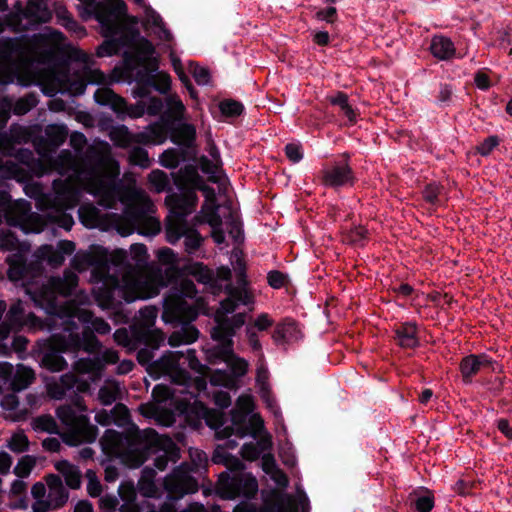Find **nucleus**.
Returning <instances> with one entry per match:
<instances>
[{
	"mask_svg": "<svg viewBox=\"0 0 512 512\" xmlns=\"http://www.w3.org/2000/svg\"><path fill=\"white\" fill-rule=\"evenodd\" d=\"M271 444L270 440H262L258 443H245L241 447V456L243 459L248 461H254L257 460L261 453Z\"/></svg>",
	"mask_w": 512,
	"mask_h": 512,
	"instance_id": "obj_41",
	"label": "nucleus"
},
{
	"mask_svg": "<svg viewBox=\"0 0 512 512\" xmlns=\"http://www.w3.org/2000/svg\"><path fill=\"white\" fill-rule=\"evenodd\" d=\"M186 108L177 94H169L165 98V108L161 114L162 127L168 123L180 122L184 119Z\"/></svg>",
	"mask_w": 512,
	"mask_h": 512,
	"instance_id": "obj_21",
	"label": "nucleus"
},
{
	"mask_svg": "<svg viewBox=\"0 0 512 512\" xmlns=\"http://www.w3.org/2000/svg\"><path fill=\"white\" fill-rule=\"evenodd\" d=\"M197 292L192 280L182 279L164 299L162 320L171 324H186L196 320L198 310L187 298L193 299Z\"/></svg>",
	"mask_w": 512,
	"mask_h": 512,
	"instance_id": "obj_2",
	"label": "nucleus"
},
{
	"mask_svg": "<svg viewBox=\"0 0 512 512\" xmlns=\"http://www.w3.org/2000/svg\"><path fill=\"white\" fill-rule=\"evenodd\" d=\"M129 259H132L137 267H143L147 264L149 255L147 247L142 243H134L130 246Z\"/></svg>",
	"mask_w": 512,
	"mask_h": 512,
	"instance_id": "obj_54",
	"label": "nucleus"
},
{
	"mask_svg": "<svg viewBox=\"0 0 512 512\" xmlns=\"http://www.w3.org/2000/svg\"><path fill=\"white\" fill-rule=\"evenodd\" d=\"M167 444L178 451L171 439L161 437L153 428L129 434L107 429L100 439L103 454L109 459H121L131 468L140 467L151 455L164 451Z\"/></svg>",
	"mask_w": 512,
	"mask_h": 512,
	"instance_id": "obj_1",
	"label": "nucleus"
},
{
	"mask_svg": "<svg viewBox=\"0 0 512 512\" xmlns=\"http://www.w3.org/2000/svg\"><path fill=\"white\" fill-rule=\"evenodd\" d=\"M155 472L151 468L145 467L142 470L141 477L138 481L139 490L144 496L151 497L156 491L154 483Z\"/></svg>",
	"mask_w": 512,
	"mask_h": 512,
	"instance_id": "obj_45",
	"label": "nucleus"
},
{
	"mask_svg": "<svg viewBox=\"0 0 512 512\" xmlns=\"http://www.w3.org/2000/svg\"><path fill=\"white\" fill-rule=\"evenodd\" d=\"M264 429V422L260 415L253 414L248 418L246 427L243 431H240V438H243L247 435L256 438L258 434Z\"/></svg>",
	"mask_w": 512,
	"mask_h": 512,
	"instance_id": "obj_51",
	"label": "nucleus"
},
{
	"mask_svg": "<svg viewBox=\"0 0 512 512\" xmlns=\"http://www.w3.org/2000/svg\"><path fill=\"white\" fill-rule=\"evenodd\" d=\"M429 50L431 54L441 61H448L455 56L456 48L450 38L443 35L432 37Z\"/></svg>",
	"mask_w": 512,
	"mask_h": 512,
	"instance_id": "obj_24",
	"label": "nucleus"
},
{
	"mask_svg": "<svg viewBox=\"0 0 512 512\" xmlns=\"http://www.w3.org/2000/svg\"><path fill=\"white\" fill-rule=\"evenodd\" d=\"M267 512H298L293 497L279 490H271L263 499Z\"/></svg>",
	"mask_w": 512,
	"mask_h": 512,
	"instance_id": "obj_17",
	"label": "nucleus"
},
{
	"mask_svg": "<svg viewBox=\"0 0 512 512\" xmlns=\"http://www.w3.org/2000/svg\"><path fill=\"white\" fill-rule=\"evenodd\" d=\"M79 319L84 323H90L91 330L93 332H97L100 335H106L111 330V327L107 321L99 317H94V315L89 311H83Z\"/></svg>",
	"mask_w": 512,
	"mask_h": 512,
	"instance_id": "obj_42",
	"label": "nucleus"
},
{
	"mask_svg": "<svg viewBox=\"0 0 512 512\" xmlns=\"http://www.w3.org/2000/svg\"><path fill=\"white\" fill-rule=\"evenodd\" d=\"M202 211L205 213V222L209 224L212 228L222 226V219L218 213V205L204 204L202 206Z\"/></svg>",
	"mask_w": 512,
	"mask_h": 512,
	"instance_id": "obj_58",
	"label": "nucleus"
},
{
	"mask_svg": "<svg viewBox=\"0 0 512 512\" xmlns=\"http://www.w3.org/2000/svg\"><path fill=\"white\" fill-rule=\"evenodd\" d=\"M443 187L438 185L437 183H429L427 184L422 192L423 199L430 204L435 205L438 202V197L442 191Z\"/></svg>",
	"mask_w": 512,
	"mask_h": 512,
	"instance_id": "obj_63",
	"label": "nucleus"
},
{
	"mask_svg": "<svg viewBox=\"0 0 512 512\" xmlns=\"http://www.w3.org/2000/svg\"><path fill=\"white\" fill-rule=\"evenodd\" d=\"M173 185L180 188L190 185V188L195 191H201L205 197V204L217 205V197L215 189L208 185L204 178L198 173L195 167L187 165L181 168L178 172L172 173Z\"/></svg>",
	"mask_w": 512,
	"mask_h": 512,
	"instance_id": "obj_9",
	"label": "nucleus"
},
{
	"mask_svg": "<svg viewBox=\"0 0 512 512\" xmlns=\"http://www.w3.org/2000/svg\"><path fill=\"white\" fill-rule=\"evenodd\" d=\"M1 101H6L9 103L11 110L10 113L13 112L15 115H24L28 113L31 109H33L39 102L38 95L34 92L27 93L23 97H20L12 103L8 99H2Z\"/></svg>",
	"mask_w": 512,
	"mask_h": 512,
	"instance_id": "obj_34",
	"label": "nucleus"
},
{
	"mask_svg": "<svg viewBox=\"0 0 512 512\" xmlns=\"http://www.w3.org/2000/svg\"><path fill=\"white\" fill-rule=\"evenodd\" d=\"M219 110L226 118H236L244 112V105L234 99H224L219 102Z\"/></svg>",
	"mask_w": 512,
	"mask_h": 512,
	"instance_id": "obj_47",
	"label": "nucleus"
},
{
	"mask_svg": "<svg viewBox=\"0 0 512 512\" xmlns=\"http://www.w3.org/2000/svg\"><path fill=\"white\" fill-rule=\"evenodd\" d=\"M69 493L66 488L49 491L47 499L55 510L62 508L68 501Z\"/></svg>",
	"mask_w": 512,
	"mask_h": 512,
	"instance_id": "obj_61",
	"label": "nucleus"
},
{
	"mask_svg": "<svg viewBox=\"0 0 512 512\" xmlns=\"http://www.w3.org/2000/svg\"><path fill=\"white\" fill-rule=\"evenodd\" d=\"M320 181L323 186L334 190L352 188L357 183L355 171L351 166V154H340L331 164L320 172Z\"/></svg>",
	"mask_w": 512,
	"mask_h": 512,
	"instance_id": "obj_5",
	"label": "nucleus"
},
{
	"mask_svg": "<svg viewBox=\"0 0 512 512\" xmlns=\"http://www.w3.org/2000/svg\"><path fill=\"white\" fill-rule=\"evenodd\" d=\"M98 436V428L90 423L86 415H80L78 423L73 429H67L61 434L62 441L71 447L82 443H93Z\"/></svg>",
	"mask_w": 512,
	"mask_h": 512,
	"instance_id": "obj_11",
	"label": "nucleus"
},
{
	"mask_svg": "<svg viewBox=\"0 0 512 512\" xmlns=\"http://www.w3.org/2000/svg\"><path fill=\"white\" fill-rule=\"evenodd\" d=\"M102 30H104L102 28ZM122 32V29L119 33L114 35H105V31H103V35L108 38L105 41H103L96 50V55L100 58L107 57V56H113L120 52L121 48L124 46L125 41L123 38H116L117 35H119Z\"/></svg>",
	"mask_w": 512,
	"mask_h": 512,
	"instance_id": "obj_32",
	"label": "nucleus"
},
{
	"mask_svg": "<svg viewBox=\"0 0 512 512\" xmlns=\"http://www.w3.org/2000/svg\"><path fill=\"white\" fill-rule=\"evenodd\" d=\"M133 133L125 125L114 128L110 133V139L117 147H132Z\"/></svg>",
	"mask_w": 512,
	"mask_h": 512,
	"instance_id": "obj_44",
	"label": "nucleus"
},
{
	"mask_svg": "<svg viewBox=\"0 0 512 512\" xmlns=\"http://www.w3.org/2000/svg\"><path fill=\"white\" fill-rule=\"evenodd\" d=\"M34 380V371L23 364H19L11 380V387L14 391H21L26 389L30 384H32Z\"/></svg>",
	"mask_w": 512,
	"mask_h": 512,
	"instance_id": "obj_33",
	"label": "nucleus"
},
{
	"mask_svg": "<svg viewBox=\"0 0 512 512\" xmlns=\"http://www.w3.org/2000/svg\"><path fill=\"white\" fill-rule=\"evenodd\" d=\"M332 105L339 106L344 115L348 118L351 125L357 122V112L348 103V95L343 91L336 92L335 95L328 97Z\"/></svg>",
	"mask_w": 512,
	"mask_h": 512,
	"instance_id": "obj_39",
	"label": "nucleus"
},
{
	"mask_svg": "<svg viewBox=\"0 0 512 512\" xmlns=\"http://www.w3.org/2000/svg\"><path fill=\"white\" fill-rule=\"evenodd\" d=\"M79 278L78 276L72 272L71 270H65L63 277L60 276H52L48 280V290L54 296H63L69 297L74 293L78 285Z\"/></svg>",
	"mask_w": 512,
	"mask_h": 512,
	"instance_id": "obj_18",
	"label": "nucleus"
},
{
	"mask_svg": "<svg viewBox=\"0 0 512 512\" xmlns=\"http://www.w3.org/2000/svg\"><path fill=\"white\" fill-rule=\"evenodd\" d=\"M206 360L209 364L216 365L225 362L234 357V346L228 347L227 344L217 343L205 350Z\"/></svg>",
	"mask_w": 512,
	"mask_h": 512,
	"instance_id": "obj_31",
	"label": "nucleus"
},
{
	"mask_svg": "<svg viewBox=\"0 0 512 512\" xmlns=\"http://www.w3.org/2000/svg\"><path fill=\"white\" fill-rule=\"evenodd\" d=\"M500 140L496 135L485 138L477 147V152L481 156H488L499 145Z\"/></svg>",
	"mask_w": 512,
	"mask_h": 512,
	"instance_id": "obj_64",
	"label": "nucleus"
},
{
	"mask_svg": "<svg viewBox=\"0 0 512 512\" xmlns=\"http://www.w3.org/2000/svg\"><path fill=\"white\" fill-rule=\"evenodd\" d=\"M52 18L48 0H28L23 7L17 4L15 11L7 17V24L13 32L34 31Z\"/></svg>",
	"mask_w": 512,
	"mask_h": 512,
	"instance_id": "obj_3",
	"label": "nucleus"
},
{
	"mask_svg": "<svg viewBox=\"0 0 512 512\" xmlns=\"http://www.w3.org/2000/svg\"><path fill=\"white\" fill-rule=\"evenodd\" d=\"M232 375L235 378L243 377L248 371V362L234 353V357L226 361Z\"/></svg>",
	"mask_w": 512,
	"mask_h": 512,
	"instance_id": "obj_55",
	"label": "nucleus"
},
{
	"mask_svg": "<svg viewBox=\"0 0 512 512\" xmlns=\"http://www.w3.org/2000/svg\"><path fill=\"white\" fill-rule=\"evenodd\" d=\"M93 16L105 31V35H114L120 32L119 18L126 15L127 5L123 0L91 1Z\"/></svg>",
	"mask_w": 512,
	"mask_h": 512,
	"instance_id": "obj_6",
	"label": "nucleus"
},
{
	"mask_svg": "<svg viewBox=\"0 0 512 512\" xmlns=\"http://www.w3.org/2000/svg\"><path fill=\"white\" fill-rule=\"evenodd\" d=\"M121 412L123 413V418H127L129 416L128 408L122 404L117 403L114 408L111 410V412H107L106 410H102L95 415V420L97 423H99L102 426L109 425L113 419L117 417V413Z\"/></svg>",
	"mask_w": 512,
	"mask_h": 512,
	"instance_id": "obj_46",
	"label": "nucleus"
},
{
	"mask_svg": "<svg viewBox=\"0 0 512 512\" xmlns=\"http://www.w3.org/2000/svg\"><path fill=\"white\" fill-rule=\"evenodd\" d=\"M156 52L154 45L146 37H140V40L133 45V50L126 51L123 54V64L127 72L133 73L135 69L144 61L145 57L154 55Z\"/></svg>",
	"mask_w": 512,
	"mask_h": 512,
	"instance_id": "obj_15",
	"label": "nucleus"
},
{
	"mask_svg": "<svg viewBox=\"0 0 512 512\" xmlns=\"http://www.w3.org/2000/svg\"><path fill=\"white\" fill-rule=\"evenodd\" d=\"M56 415L59 420L67 426V429H73L78 423L79 416L70 405H63L56 409Z\"/></svg>",
	"mask_w": 512,
	"mask_h": 512,
	"instance_id": "obj_50",
	"label": "nucleus"
},
{
	"mask_svg": "<svg viewBox=\"0 0 512 512\" xmlns=\"http://www.w3.org/2000/svg\"><path fill=\"white\" fill-rule=\"evenodd\" d=\"M31 211V203L25 199L12 200L11 195L0 190V223L5 217L9 223L22 220Z\"/></svg>",
	"mask_w": 512,
	"mask_h": 512,
	"instance_id": "obj_12",
	"label": "nucleus"
},
{
	"mask_svg": "<svg viewBox=\"0 0 512 512\" xmlns=\"http://www.w3.org/2000/svg\"><path fill=\"white\" fill-rule=\"evenodd\" d=\"M35 464L36 460L33 456L25 455L19 459L17 465L14 467L13 473L19 478H27L31 474Z\"/></svg>",
	"mask_w": 512,
	"mask_h": 512,
	"instance_id": "obj_53",
	"label": "nucleus"
},
{
	"mask_svg": "<svg viewBox=\"0 0 512 512\" xmlns=\"http://www.w3.org/2000/svg\"><path fill=\"white\" fill-rule=\"evenodd\" d=\"M7 447L15 453L26 452L29 449V440L23 432L15 433L9 440Z\"/></svg>",
	"mask_w": 512,
	"mask_h": 512,
	"instance_id": "obj_57",
	"label": "nucleus"
},
{
	"mask_svg": "<svg viewBox=\"0 0 512 512\" xmlns=\"http://www.w3.org/2000/svg\"><path fill=\"white\" fill-rule=\"evenodd\" d=\"M169 139L181 148H192L196 141V128L193 124L186 122L168 123L163 127Z\"/></svg>",
	"mask_w": 512,
	"mask_h": 512,
	"instance_id": "obj_14",
	"label": "nucleus"
},
{
	"mask_svg": "<svg viewBox=\"0 0 512 512\" xmlns=\"http://www.w3.org/2000/svg\"><path fill=\"white\" fill-rule=\"evenodd\" d=\"M45 136L50 145L59 147L66 141L68 129L64 125L51 124L46 127Z\"/></svg>",
	"mask_w": 512,
	"mask_h": 512,
	"instance_id": "obj_40",
	"label": "nucleus"
},
{
	"mask_svg": "<svg viewBox=\"0 0 512 512\" xmlns=\"http://www.w3.org/2000/svg\"><path fill=\"white\" fill-rule=\"evenodd\" d=\"M159 130L158 128H153L150 133L148 132H138L133 133L132 137V146H136L135 144H154L157 143L156 138H158ZM159 137H162L159 135ZM162 140H159L158 143H161Z\"/></svg>",
	"mask_w": 512,
	"mask_h": 512,
	"instance_id": "obj_59",
	"label": "nucleus"
},
{
	"mask_svg": "<svg viewBox=\"0 0 512 512\" xmlns=\"http://www.w3.org/2000/svg\"><path fill=\"white\" fill-rule=\"evenodd\" d=\"M36 256L42 260L46 261L51 267L57 268L61 266L65 259L61 255V252L53 245L45 244L40 246L36 251Z\"/></svg>",
	"mask_w": 512,
	"mask_h": 512,
	"instance_id": "obj_38",
	"label": "nucleus"
},
{
	"mask_svg": "<svg viewBox=\"0 0 512 512\" xmlns=\"http://www.w3.org/2000/svg\"><path fill=\"white\" fill-rule=\"evenodd\" d=\"M143 340L147 347L156 350L165 340V335L159 330H147L143 333Z\"/></svg>",
	"mask_w": 512,
	"mask_h": 512,
	"instance_id": "obj_60",
	"label": "nucleus"
},
{
	"mask_svg": "<svg viewBox=\"0 0 512 512\" xmlns=\"http://www.w3.org/2000/svg\"><path fill=\"white\" fill-rule=\"evenodd\" d=\"M190 409L191 412L195 413L199 419H204L209 427L217 429L222 425L221 416L216 411L209 409L203 403L195 402V406L190 407Z\"/></svg>",
	"mask_w": 512,
	"mask_h": 512,
	"instance_id": "obj_36",
	"label": "nucleus"
},
{
	"mask_svg": "<svg viewBox=\"0 0 512 512\" xmlns=\"http://www.w3.org/2000/svg\"><path fill=\"white\" fill-rule=\"evenodd\" d=\"M409 501L416 512H431L435 505L434 495L428 489L414 490L409 495Z\"/></svg>",
	"mask_w": 512,
	"mask_h": 512,
	"instance_id": "obj_28",
	"label": "nucleus"
},
{
	"mask_svg": "<svg viewBox=\"0 0 512 512\" xmlns=\"http://www.w3.org/2000/svg\"><path fill=\"white\" fill-rule=\"evenodd\" d=\"M303 337L298 322L286 317L275 326L272 338L276 344L296 342Z\"/></svg>",
	"mask_w": 512,
	"mask_h": 512,
	"instance_id": "obj_20",
	"label": "nucleus"
},
{
	"mask_svg": "<svg viewBox=\"0 0 512 512\" xmlns=\"http://www.w3.org/2000/svg\"><path fill=\"white\" fill-rule=\"evenodd\" d=\"M17 171L18 166L14 162L0 157V181L14 179Z\"/></svg>",
	"mask_w": 512,
	"mask_h": 512,
	"instance_id": "obj_62",
	"label": "nucleus"
},
{
	"mask_svg": "<svg viewBox=\"0 0 512 512\" xmlns=\"http://www.w3.org/2000/svg\"><path fill=\"white\" fill-rule=\"evenodd\" d=\"M149 181L155 187L157 192L171 191V180L169 176L162 170H153L149 174Z\"/></svg>",
	"mask_w": 512,
	"mask_h": 512,
	"instance_id": "obj_48",
	"label": "nucleus"
},
{
	"mask_svg": "<svg viewBox=\"0 0 512 512\" xmlns=\"http://www.w3.org/2000/svg\"><path fill=\"white\" fill-rule=\"evenodd\" d=\"M393 339L402 349H416L420 346L416 322L407 321L395 325Z\"/></svg>",
	"mask_w": 512,
	"mask_h": 512,
	"instance_id": "obj_16",
	"label": "nucleus"
},
{
	"mask_svg": "<svg viewBox=\"0 0 512 512\" xmlns=\"http://www.w3.org/2000/svg\"><path fill=\"white\" fill-rule=\"evenodd\" d=\"M184 356L180 351H167L159 359L155 360L149 369V375L160 378L162 375H170L179 368V361Z\"/></svg>",
	"mask_w": 512,
	"mask_h": 512,
	"instance_id": "obj_19",
	"label": "nucleus"
},
{
	"mask_svg": "<svg viewBox=\"0 0 512 512\" xmlns=\"http://www.w3.org/2000/svg\"><path fill=\"white\" fill-rule=\"evenodd\" d=\"M130 148L129 160L133 165H138L143 168L150 165V159L146 149L137 145Z\"/></svg>",
	"mask_w": 512,
	"mask_h": 512,
	"instance_id": "obj_56",
	"label": "nucleus"
},
{
	"mask_svg": "<svg viewBox=\"0 0 512 512\" xmlns=\"http://www.w3.org/2000/svg\"><path fill=\"white\" fill-rule=\"evenodd\" d=\"M27 274V262L22 256L17 259L9 261L8 275L12 280H21Z\"/></svg>",
	"mask_w": 512,
	"mask_h": 512,
	"instance_id": "obj_52",
	"label": "nucleus"
},
{
	"mask_svg": "<svg viewBox=\"0 0 512 512\" xmlns=\"http://www.w3.org/2000/svg\"><path fill=\"white\" fill-rule=\"evenodd\" d=\"M70 340L75 350H83L89 354L97 352L101 343L89 326L85 327L82 335L70 334Z\"/></svg>",
	"mask_w": 512,
	"mask_h": 512,
	"instance_id": "obj_25",
	"label": "nucleus"
},
{
	"mask_svg": "<svg viewBox=\"0 0 512 512\" xmlns=\"http://www.w3.org/2000/svg\"><path fill=\"white\" fill-rule=\"evenodd\" d=\"M33 428L36 431H43L50 434H59L58 425L50 414L36 417L33 420Z\"/></svg>",
	"mask_w": 512,
	"mask_h": 512,
	"instance_id": "obj_49",
	"label": "nucleus"
},
{
	"mask_svg": "<svg viewBox=\"0 0 512 512\" xmlns=\"http://www.w3.org/2000/svg\"><path fill=\"white\" fill-rule=\"evenodd\" d=\"M118 287L117 279L114 280L113 286L103 284L94 291V297L98 305L102 309H114L120 302L115 298V291Z\"/></svg>",
	"mask_w": 512,
	"mask_h": 512,
	"instance_id": "obj_27",
	"label": "nucleus"
},
{
	"mask_svg": "<svg viewBox=\"0 0 512 512\" xmlns=\"http://www.w3.org/2000/svg\"><path fill=\"white\" fill-rule=\"evenodd\" d=\"M143 6L145 10V20L143 22V27L145 29H148L149 26L154 27L156 29L155 34L159 39L170 42L173 39V35L170 30L166 28L160 14L149 5L144 4Z\"/></svg>",
	"mask_w": 512,
	"mask_h": 512,
	"instance_id": "obj_23",
	"label": "nucleus"
},
{
	"mask_svg": "<svg viewBox=\"0 0 512 512\" xmlns=\"http://www.w3.org/2000/svg\"><path fill=\"white\" fill-rule=\"evenodd\" d=\"M61 352V350H58L49 344L41 357V367L50 372H60L65 370L68 364Z\"/></svg>",
	"mask_w": 512,
	"mask_h": 512,
	"instance_id": "obj_26",
	"label": "nucleus"
},
{
	"mask_svg": "<svg viewBox=\"0 0 512 512\" xmlns=\"http://www.w3.org/2000/svg\"><path fill=\"white\" fill-rule=\"evenodd\" d=\"M17 39H0V86L6 85L12 81V74L3 62L10 60L13 53L17 51Z\"/></svg>",
	"mask_w": 512,
	"mask_h": 512,
	"instance_id": "obj_22",
	"label": "nucleus"
},
{
	"mask_svg": "<svg viewBox=\"0 0 512 512\" xmlns=\"http://www.w3.org/2000/svg\"><path fill=\"white\" fill-rule=\"evenodd\" d=\"M165 234L167 242L172 245L184 238V248L188 254H194L204 240L199 231L189 223L165 224Z\"/></svg>",
	"mask_w": 512,
	"mask_h": 512,
	"instance_id": "obj_10",
	"label": "nucleus"
},
{
	"mask_svg": "<svg viewBox=\"0 0 512 512\" xmlns=\"http://www.w3.org/2000/svg\"><path fill=\"white\" fill-rule=\"evenodd\" d=\"M94 100L99 105L110 107L116 113L117 118L121 120H124L127 116L136 119L147 113L144 101H138L135 105H128L123 97L116 94L109 87L98 88L94 93Z\"/></svg>",
	"mask_w": 512,
	"mask_h": 512,
	"instance_id": "obj_8",
	"label": "nucleus"
},
{
	"mask_svg": "<svg viewBox=\"0 0 512 512\" xmlns=\"http://www.w3.org/2000/svg\"><path fill=\"white\" fill-rule=\"evenodd\" d=\"M258 492V481L251 473L222 472L218 479V493L224 499L238 497L253 499Z\"/></svg>",
	"mask_w": 512,
	"mask_h": 512,
	"instance_id": "obj_4",
	"label": "nucleus"
},
{
	"mask_svg": "<svg viewBox=\"0 0 512 512\" xmlns=\"http://www.w3.org/2000/svg\"><path fill=\"white\" fill-rule=\"evenodd\" d=\"M185 159V152L177 148H169L160 156V164L168 169L178 167L181 161Z\"/></svg>",
	"mask_w": 512,
	"mask_h": 512,
	"instance_id": "obj_43",
	"label": "nucleus"
},
{
	"mask_svg": "<svg viewBox=\"0 0 512 512\" xmlns=\"http://www.w3.org/2000/svg\"><path fill=\"white\" fill-rule=\"evenodd\" d=\"M124 217L129 221L132 226L140 225L147 222L151 226V232L156 233L160 229L158 221L148 217L144 210L136 206H128L124 210Z\"/></svg>",
	"mask_w": 512,
	"mask_h": 512,
	"instance_id": "obj_30",
	"label": "nucleus"
},
{
	"mask_svg": "<svg viewBox=\"0 0 512 512\" xmlns=\"http://www.w3.org/2000/svg\"><path fill=\"white\" fill-rule=\"evenodd\" d=\"M248 421L247 413L234 412L232 414V426L224 427L216 432L218 438H230L234 433L240 437Z\"/></svg>",
	"mask_w": 512,
	"mask_h": 512,
	"instance_id": "obj_37",
	"label": "nucleus"
},
{
	"mask_svg": "<svg viewBox=\"0 0 512 512\" xmlns=\"http://www.w3.org/2000/svg\"><path fill=\"white\" fill-rule=\"evenodd\" d=\"M496 361L485 353L469 354L462 358L459 369L462 376V381L465 384H471L473 378L480 372L482 368H490L495 370Z\"/></svg>",
	"mask_w": 512,
	"mask_h": 512,
	"instance_id": "obj_13",
	"label": "nucleus"
},
{
	"mask_svg": "<svg viewBox=\"0 0 512 512\" xmlns=\"http://www.w3.org/2000/svg\"><path fill=\"white\" fill-rule=\"evenodd\" d=\"M176 188L179 193H170L165 198L170 211L165 224L188 223L186 218L194 211L198 202L197 193L190 188V185L183 188L176 186Z\"/></svg>",
	"mask_w": 512,
	"mask_h": 512,
	"instance_id": "obj_7",
	"label": "nucleus"
},
{
	"mask_svg": "<svg viewBox=\"0 0 512 512\" xmlns=\"http://www.w3.org/2000/svg\"><path fill=\"white\" fill-rule=\"evenodd\" d=\"M183 270L202 284H210L214 280V272L202 262L187 264L184 266Z\"/></svg>",
	"mask_w": 512,
	"mask_h": 512,
	"instance_id": "obj_35",
	"label": "nucleus"
},
{
	"mask_svg": "<svg viewBox=\"0 0 512 512\" xmlns=\"http://www.w3.org/2000/svg\"><path fill=\"white\" fill-rule=\"evenodd\" d=\"M215 321L216 325L210 331L211 338L217 343L227 344L228 347L234 346L233 337L235 336V331L224 323V319L221 316H216Z\"/></svg>",
	"mask_w": 512,
	"mask_h": 512,
	"instance_id": "obj_29",
	"label": "nucleus"
}]
</instances>
